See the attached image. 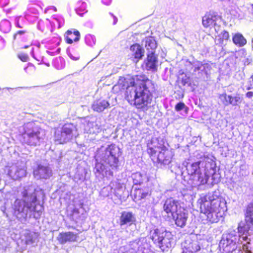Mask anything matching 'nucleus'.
Here are the masks:
<instances>
[{"mask_svg": "<svg viewBox=\"0 0 253 253\" xmlns=\"http://www.w3.org/2000/svg\"><path fill=\"white\" fill-rule=\"evenodd\" d=\"M59 129L62 131L63 133L68 135L70 139L78 135L76 126L72 124H65L61 128Z\"/></svg>", "mask_w": 253, "mask_h": 253, "instance_id": "21", "label": "nucleus"}, {"mask_svg": "<svg viewBox=\"0 0 253 253\" xmlns=\"http://www.w3.org/2000/svg\"><path fill=\"white\" fill-rule=\"evenodd\" d=\"M130 51L131 55L134 56L135 59H137L136 62H137L138 60L141 59L144 55L143 49L138 44L131 45L130 47Z\"/></svg>", "mask_w": 253, "mask_h": 253, "instance_id": "27", "label": "nucleus"}, {"mask_svg": "<svg viewBox=\"0 0 253 253\" xmlns=\"http://www.w3.org/2000/svg\"><path fill=\"white\" fill-rule=\"evenodd\" d=\"M102 2L106 5H109L111 2V0H102Z\"/></svg>", "mask_w": 253, "mask_h": 253, "instance_id": "52", "label": "nucleus"}, {"mask_svg": "<svg viewBox=\"0 0 253 253\" xmlns=\"http://www.w3.org/2000/svg\"><path fill=\"white\" fill-rule=\"evenodd\" d=\"M85 42L90 46H93L96 43V38L94 35L87 34L85 36Z\"/></svg>", "mask_w": 253, "mask_h": 253, "instance_id": "34", "label": "nucleus"}, {"mask_svg": "<svg viewBox=\"0 0 253 253\" xmlns=\"http://www.w3.org/2000/svg\"><path fill=\"white\" fill-rule=\"evenodd\" d=\"M192 69L193 75L198 78H203L205 76H207L211 69V66L208 63L196 61L192 64Z\"/></svg>", "mask_w": 253, "mask_h": 253, "instance_id": "14", "label": "nucleus"}, {"mask_svg": "<svg viewBox=\"0 0 253 253\" xmlns=\"http://www.w3.org/2000/svg\"><path fill=\"white\" fill-rule=\"evenodd\" d=\"M242 240H248L247 236L239 238L235 232L223 235L219 245L221 252L232 253L243 243Z\"/></svg>", "mask_w": 253, "mask_h": 253, "instance_id": "8", "label": "nucleus"}, {"mask_svg": "<svg viewBox=\"0 0 253 253\" xmlns=\"http://www.w3.org/2000/svg\"><path fill=\"white\" fill-rule=\"evenodd\" d=\"M18 131L21 135L20 141L22 143L34 146L40 145L46 135L45 130L33 122H29L20 126Z\"/></svg>", "mask_w": 253, "mask_h": 253, "instance_id": "6", "label": "nucleus"}, {"mask_svg": "<svg viewBox=\"0 0 253 253\" xmlns=\"http://www.w3.org/2000/svg\"><path fill=\"white\" fill-rule=\"evenodd\" d=\"M246 96L247 98H251L253 97V91H249L246 94Z\"/></svg>", "mask_w": 253, "mask_h": 253, "instance_id": "51", "label": "nucleus"}, {"mask_svg": "<svg viewBox=\"0 0 253 253\" xmlns=\"http://www.w3.org/2000/svg\"><path fill=\"white\" fill-rule=\"evenodd\" d=\"M110 14H111V15L112 16H113L114 17V22H113V24H116L117 22V21H118V19H117V18L116 17H115L114 15H113L112 13H110Z\"/></svg>", "mask_w": 253, "mask_h": 253, "instance_id": "53", "label": "nucleus"}, {"mask_svg": "<svg viewBox=\"0 0 253 253\" xmlns=\"http://www.w3.org/2000/svg\"><path fill=\"white\" fill-rule=\"evenodd\" d=\"M251 78L252 79V81H253V75L251 77Z\"/></svg>", "mask_w": 253, "mask_h": 253, "instance_id": "58", "label": "nucleus"}, {"mask_svg": "<svg viewBox=\"0 0 253 253\" xmlns=\"http://www.w3.org/2000/svg\"><path fill=\"white\" fill-rule=\"evenodd\" d=\"M23 199L17 206V211L21 214V217L26 218L34 215L36 219L39 218L43 211L41 204H37V198H43L44 196L42 190H37L33 186H28L22 192Z\"/></svg>", "mask_w": 253, "mask_h": 253, "instance_id": "4", "label": "nucleus"}, {"mask_svg": "<svg viewBox=\"0 0 253 253\" xmlns=\"http://www.w3.org/2000/svg\"><path fill=\"white\" fill-rule=\"evenodd\" d=\"M157 138H153L148 144L147 152L154 162L164 166L169 165L172 162L174 156L173 151L163 146V144L159 143Z\"/></svg>", "mask_w": 253, "mask_h": 253, "instance_id": "7", "label": "nucleus"}, {"mask_svg": "<svg viewBox=\"0 0 253 253\" xmlns=\"http://www.w3.org/2000/svg\"><path fill=\"white\" fill-rule=\"evenodd\" d=\"M54 139L55 141L60 144L66 143L71 140L70 138L68 137V135H66L65 133H63V131L59 128L56 129L55 131Z\"/></svg>", "mask_w": 253, "mask_h": 253, "instance_id": "28", "label": "nucleus"}, {"mask_svg": "<svg viewBox=\"0 0 253 253\" xmlns=\"http://www.w3.org/2000/svg\"><path fill=\"white\" fill-rule=\"evenodd\" d=\"M109 106L110 103L108 100L100 98L93 101L91 108L94 111L100 113L108 108Z\"/></svg>", "mask_w": 253, "mask_h": 253, "instance_id": "17", "label": "nucleus"}, {"mask_svg": "<svg viewBox=\"0 0 253 253\" xmlns=\"http://www.w3.org/2000/svg\"><path fill=\"white\" fill-rule=\"evenodd\" d=\"M76 11L78 15L82 16L84 13L87 12V10H86V3L84 2H82L81 7L77 8Z\"/></svg>", "mask_w": 253, "mask_h": 253, "instance_id": "39", "label": "nucleus"}, {"mask_svg": "<svg viewBox=\"0 0 253 253\" xmlns=\"http://www.w3.org/2000/svg\"><path fill=\"white\" fill-rule=\"evenodd\" d=\"M145 46L148 50H151L149 53L153 52L154 53V50L157 47V43L155 40L152 37H147L143 41Z\"/></svg>", "mask_w": 253, "mask_h": 253, "instance_id": "29", "label": "nucleus"}, {"mask_svg": "<svg viewBox=\"0 0 253 253\" xmlns=\"http://www.w3.org/2000/svg\"><path fill=\"white\" fill-rule=\"evenodd\" d=\"M150 196L148 189H138L135 190L134 200L136 203H139L148 198Z\"/></svg>", "mask_w": 253, "mask_h": 253, "instance_id": "25", "label": "nucleus"}, {"mask_svg": "<svg viewBox=\"0 0 253 253\" xmlns=\"http://www.w3.org/2000/svg\"><path fill=\"white\" fill-rule=\"evenodd\" d=\"M145 65L147 70H152V71L157 70L158 59L153 52L149 53L147 54V60L145 61Z\"/></svg>", "mask_w": 253, "mask_h": 253, "instance_id": "19", "label": "nucleus"}, {"mask_svg": "<svg viewBox=\"0 0 253 253\" xmlns=\"http://www.w3.org/2000/svg\"><path fill=\"white\" fill-rule=\"evenodd\" d=\"M68 55L71 59L73 60H78L80 58V56L79 55L73 56V54L70 52H68Z\"/></svg>", "mask_w": 253, "mask_h": 253, "instance_id": "46", "label": "nucleus"}, {"mask_svg": "<svg viewBox=\"0 0 253 253\" xmlns=\"http://www.w3.org/2000/svg\"><path fill=\"white\" fill-rule=\"evenodd\" d=\"M183 249L190 253H195L200 250V246L197 241L186 240L182 244Z\"/></svg>", "mask_w": 253, "mask_h": 253, "instance_id": "20", "label": "nucleus"}, {"mask_svg": "<svg viewBox=\"0 0 253 253\" xmlns=\"http://www.w3.org/2000/svg\"><path fill=\"white\" fill-rule=\"evenodd\" d=\"M18 173V174H17V177H24L26 175V170L25 167V163H23L22 168L19 169V170H17V173Z\"/></svg>", "mask_w": 253, "mask_h": 253, "instance_id": "40", "label": "nucleus"}, {"mask_svg": "<svg viewBox=\"0 0 253 253\" xmlns=\"http://www.w3.org/2000/svg\"><path fill=\"white\" fill-rule=\"evenodd\" d=\"M79 213V210L78 209L75 208L72 211V214L73 216L77 215Z\"/></svg>", "mask_w": 253, "mask_h": 253, "instance_id": "49", "label": "nucleus"}, {"mask_svg": "<svg viewBox=\"0 0 253 253\" xmlns=\"http://www.w3.org/2000/svg\"><path fill=\"white\" fill-rule=\"evenodd\" d=\"M163 209L169 216H172L174 218L175 214L181 210V207L178 201L169 198L166 200Z\"/></svg>", "mask_w": 253, "mask_h": 253, "instance_id": "15", "label": "nucleus"}, {"mask_svg": "<svg viewBox=\"0 0 253 253\" xmlns=\"http://www.w3.org/2000/svg\"><path fill=\"white\" fill-rule=\"evenodd\" d=\"M37 236L36 233L26 230L22 232L20 238L26 244H32L35 242Z\"/></svg>", "mask_w": 253, "mask_h": 253, "instance_id": "23", "label": "nucleus"}, {"mask_svg": "<svg viewBox=\"0 0 253 253\" xmlns=\"http://www.w3.org/2000/svg\"><path fill=\"white\" fill-rule=\"evenodd\" d=\"M219 98L224 105L227 106L229 105L230 95H227L226 94H222L220 95Z\"/></svg>", "mask_w": 253, "mask_h": 253, "instance_id": "38", "label": "nucleus"}, {"mask_svg": "<svg viewBox=\"0 0 253 253\" xmlns=\"http://www.w3.org/2000/svg\"><path fill=\"white\" fill-rule=\"evenodd\" d=\"M138 204L140 207L143 208L144 211H148L151 207V203L150 202V200L148 198L139 202Z\"/></svg>", "mask_w": 253, "mask_h": 253, "instance_id": "36", "label": "nucleus"}, {"mask_svg": "<svg viewBox=\"0 0 253 253\" xmlns=\"http://www.w3.org/2000/svg\"><path fill=\"white\" fill-rule=\"evenodd\" d=\"M175 221L177 226L183 227L186 225L187 219V214L183 210L182 211H180L175 214Z\"/></svg>", "mask_w": 253, "mask_h": 253, "instance_id": "24", "label": "nucleus"}, {"mask_svg": "<svg viewBox=\"0 0 253 253\" xmlns=\"http://www.w3.org/2000/svg\"><path fill=\"white\" fill-rule=\"evenodd\" d=\"M51 175V170L47 166L39 165L34 170V175L37 179H47Z\"/></svg>", "mask_w": 253, "mask_h": 253, "instance_id": "16", "label": "nucleus"}, {"mask_svg": "<svg viewBox=\"0 0 253 253\" xmlns=\"http://www.w3.org/2000/svg\"><path fill=\"white\" fill-rule=\"evenodd\" d=\"M202 22L205 27H213L215 31L217 33L221 23V19L219 15L213 13L205 15L203 17Z\"/></svg>", "mask_w": 253, "mask_h": 253, "instance_id": "13", "label": "nucleus"}, {"mask_svg": "<svg viewBox=\"0 0 253 253\" xmlns=\"http://www.w3.org/2000/svg\"><path fill=\"white\" fill-rule=\"evenodd\" d=\"M43 23V21H40L39 22V29H40L41 31H43L44 30V29H41L40 27H41V25Z\"/></svg>", "mask_w": 253, "mask_h": 253, "instance_id": "54", "label": "nucleus"}, {"mask_svg": "<svg viewBox=\"0 0 253 253\" xmlns=\"http://www.w3.org/2000/svg\"><path fill=\"white\" fill-rule=\"evenodd\" d=\"M243 100V98L240 96L239 94H237L234 96H232L230 95V100L229 104H231L233 106H237L239 105L242 101Z\"/></svg>", "mask_w": 253, "mask_h": 253, "instance_id": "32", "label": "nucleus"}, {"mask_svg": "<svg viewBox=\"0 0 253 253\" xmlns=\"http://www.w3.org/2000/svg\"><path fill=\"white\" fill-rule=\"evenodd\" d=\"M77 234L72 232H67L60 233L57 237V240L61 244H64L66 243L76 241L77 239Z\"/></svg>", "mask_w": 253, "mask_h": 253, "instance_id": "18", "label": "nucleus"}, {"mask_svg": "<svg viewBox=\"0 0 253 253\" xmlns=\"http://www.w3.org/2000/svg\"><path fill=\"white\" fill-rule=\"evenodd\" d=\"M10 23L7 20H4L0 23V30L3 33H7L10 30Z\"/></svg>", "mask_w": 253, "mask_h": 253, "instance_id": "33", "label": "nucleus"}, {"mask_svg": "<svg viewBox=\"0 0 253 253\" xmlns=\"http://www.w3.org/2000/svg\"><path fill=\"white\" fill-rule=\"evenodd\" d=\"M18 58L23 62H26L29 59L28 55L26 53H20L18 55Z\"/></svg>", "mask_w": 253, "mask_h": 253, "instance_id": "42", "label": "nucleus"}, {"mask_svg": "<svg viewBox=\"0 0 253 253\" xmlns=\"http://www.w3.org/2000/svg\"><path fill=\"white\" fill-rule=\"evenodd\" d=\"M151 247L145 238H141L120 247L117 253H152Z\"/></svg>", "mask_w": 253, "mask_h": 253, "instance_id": "10", "label": "nucleus"}, {"mask_svg": "<svg viewBox=\"0 0 253 253\" xmlns=\"http://www.w3.org/2000/svg\"><path fill=\"white\" fill-rule=\"evenodd\" d=\"M198 202L201 212L211 223L217 222L227 210L226 201L220 196L218 190L202 196Z\"/></svg>", "mask_w": 253, "mask_h": 253, "instance_id": "3", "label": "nucleus"}, {"mask_svg": "<svg viewBox=\"0 0 253 253\" xmlns=\"http://www.w3.org/2000/svg\"><path fill=\"white\" fill-rule=\"evenodd\" d=\"M75 180L78 181V180L82 181L84 179V176L83 174L80 175V174L76 173L74 176Z\"/></svg>", "mask_w": 253, "mask_h": 253, "instance_id": "44", "label": "nucleus"}, {"mask_svg": "<svg viewBox=\"0 0 253 253\" xmlns=\"http://www.w3.org/2000/svg\"><path fill=\"white\" fill-rule=\"evenodd\" d=\"M150 238L163 252L171 248L172 236L170 232L155 229L150 233Z\"/></svg>", "mask_w": 253, "mask_h": 253, "instance_id": "9", "label": "nucleus"}, {"mask_svg": "<svg viewBox=\"0 0 253 253\" xmlns=\"http://www.w3.org/2000/svg\"><path fill=\"white\" fill-rule=\"evenodd\" d=\"M50 9H53L54 11H56V8L54 6H50L45 9V12L47 13V11Z\"/></svg>", "mask_w": 253, "mask_h": 253, "instance_id": "48", "label": "nucleus"}, {"mask_svg": "<svg viewBox=\"0 0 253 253\" xmlns=\"http://www.w3.org/2000/svg\"><path fill=\"white\" fill-rule=\"evenodd\" d=\"M134 215L131 212L123 211L120 218V224L123 226L126 224H132L134 222Z\"/></svg>", "mask_w": 253, "mask_h": 253, "instance_id": "22", "label": "nucleus"}, {"mask_svg": "<svg viewBox=\"0 0 253 253\" xmlns=\"http://www.w3.org/2000/svg\"><path fill=\"white\" fill-rule=\"evenodd\" d=\"M186 106L183 102H179L175 106V109L176 111H180L185 108H186Z\"/></svg>", "mask_w": 253, "mask_h": 253, "instance_id": "43", "label": "nucleus"}, {"mask_svg": "<svg viewBox=\"0 0 253 253\" xmlns=\"http://www.w3.org/2000/svg\"><path fill=\"white\" fill-rule=\"evenodd\" d=\"M120 156V148L114 144L98 149L95 156L96 164L94 169L96 176H113V170L118 169Z\"/></svg>", "mask_w": 253, "mask_h": 253, "instance_id": "2", "label": "nucleus"}, {"mask_svg": "<svg viewBox=\"0 0 253 253\" xmlns=\"http://www.w3.org/2000/svg\"><path fill=\"white\" fill-rule=\"evenodd\" d=\"M84 130L87 133L96 134L101 132L102 128L96 122H88Z\"/></svg>", "mask_w": 253, "mask_h": 253, "instance_id": "26", "label": "nucleus"}, {"mask_svg": "<svg viewBox=\"0 0 253 253\" xmlns=\"http://www.w3.org/2000/svg\"><path fill=\"white\" fill-rule=\"evenodd\" d=\"M183 165L186 168L187 173L190 175L193 187H197L207 183L209 177L215 173V163L211 159L206 158L202 161Z\"/></svg>", "mask_w": 253, "mask_h": 253, "instance_id": "5", "label": "nucleus"}, {"mask_svg": "<svg viewBox=\"0 0 253 253\" xmlns=\"http://www.w3.org/2000/svg\"><path fill=\"white\" fill-rule=\"evenodd\" d=\"M239 238L241 236H247L248 240H242V242L246 241V244H243L242 245L243 250L245 253H252V247L250 243V239L248 238V236L250 235L253 231V222H246V223H240L239 224L238 227Z\"/></svg>", "mask_w": 253, "mask_h": 253, "instance_id": "11", "label": "nucleus"}, {"mask_svg": "<svg viewBox=\"0 0 253 253\" xmlns=\"http://www.w3.org/2000/svg\"><path fill=\"white\" fill-rule=\"evenodd\" d=\"M53 19L55 20V21L52 22V25L55 28L57 27L58 29L60 28L63 25V20L61 18L57 19V18H54Z\"/></svg>", "mask_w": 253, "mask_h": 253, "instance_id": "41", "label": "nucleus"}, {"mask_svg": "<svg viewBox=\"0 0 253 253\" xmlns=\"http://www.w3.org/2000/svg\"><path fill=\"white\" fill-rule=\"evenodd\" d=\"M252 88V87L251 86H249L247 89L248 90H250V89H251Z\"/></svg>", "mask_w": 253, "mask_h": 253, "instance_id": "56", "label": "nucleus"}, {"mask_svg": "<svg viewBox=\"0 0 253 253\" xmlns=\"http://www.w3.org/2000/svg\"><path fill=\"white\" fill-rule=\"evenodd\" d=\"M229 37V35L228 32L225 31H223L221 33V38L223 40H227Z\"/></svg>", "mask_w": 253, "mask_h": 253, "instance_id": "45", "label": "nucleus"}, {"mask_svg": "<svg viewBox=\"0 0 253 253\" xmlns=\"http://www.w3.org/2000/svg\"><path fill=\"white\" fill-rule=\"evenodd\" d=\"M124 190L123 184L116 180L112 181L109 186L104 187L101 190L100 193L103 197H107L110 193H113L117 199L121 200Z\"/></svg>", "mask_w": 253, "mask_h": 253, "instance_id": "12", "label": "nucleus"}, {"mask_svg": "<svg viewBox=\"0 0 253 253\" xmlns=\"http://www.w3.org/2000/svg\"><path fill=\"white\" fill-rule=\"evenodd\" d=\"M23 27L19 24V21H17V36H23L24 38H27L28 31L26 29H23Z\"/></svg>", "mask_w": 253, "mask_h": 253, "instance_id": "35", "label": "nucleus"}, {"mask_svg": "<svg viewBox=\"0 0 253 253\" xmlns=\"http://www.w3.org/2000/svg\"><path fill=\"white\" fill-rule=\"evenodd\" d=\"M233 42L239 45V46H242L246 43V40L244 37L240 34H236L233 37Z\"/></svg>", "mask_w": 253, "mask_h": 253, "instance_id": "31", "label": "nucleus"}, {"mask_svg": "<svg viewBox=\"0 0 253 253\" xmlns=\"http://www.w3.org/2000/svg\"><path fill=\"white\" fill-rule=\"evenodd\" d=\"M133 184L135 185H140L143 182L145 179V176L143 175L141 173L137 172L134 173L131 175Z\"/></svg>", "mask_w": 253, "mask_h": 253, "instance_id": "30", "label": "nucleus"}, {"mask_svg": "<svg viewBox=\"0 0 253 253\" xmlns=\"http://www.w3.org/2000/svg\"><path fill=\"white\" fill-rule=\"evenodd\" d=\"M67 34L75 42H78L80 39V34L79 32L78 31H74V32L73 33L70 31H68L67 32Z\"/></svg>", "mask_w": 253, "mask_h": 253, "instance_id": "37", "label": "nucleus"}, {"mask_svg": "<svg viewBox=\"0 0 253 253\" xmlns=\"http://www.w3.org/2000/svg\"><path fill=\"white\" fill-rule=\"evenodd\" d=\"M66 42L68 43H69V44H71L73 43V40L71 38H70L69 36H67V37L66 38Z\"/></svg>", "mask_w": 253, "mask_h": 253, "instance_id": "50", "label": "nucleus"}, {"mask_svg": "<svg viewBox=\"0 0 253 253\" xmlns=\"http://www.w3.org/2000/svg\"><path fill=\"white\" fill-rule=\"evenodd\" d=\"M24 70L25 71V72L27 73H30V72L28 71V67H25Z\"/></svg>", "mask_w": 253, "mask_h": 253, "instance_id": "55", "label": "nucleus"}, {"mask_svg": "<svg viewBox=\"0 0 253 253\" xmlns=\"http://www.w3.org/2000/svg\"><path fill=\"white\" fill-rule=\"evenodd\" d=\"M13 38L14 39L16 38V34L13 35Z\"/></svg>", "mask_w": 253, "mask_h": 253, "instance_id": "57", "label": "nucleus"}, {"mask_svg": "<svg viewBox=\"0 0 253 253\" xmlns=\"http://www.w3.org/2000/svg\"><path fill=\"white\" fill-rule=\"evenodd\" d=\"M136 80V82L134 80H130L128 82L125 78L121 77L118 84L114 87L126 89L125 97L130 104L138 108L147 110L151 106L154 84L145 76H137Z\"/></svg>", "mask_w": 253, "mask_h": 253, "instance_id": "1", "label": "nucleus"}, {"mask_svg": "<svg viewBox=\"0 0 253 253\" xmlns=\"http://www.w3.org/2000/svg\"><path fill=\"white\" fill-rule=\"evenodd\" d=\"M4 46L5 42L4 40L2 38H0V50L3 49Z\"/></svg>", "mask_w": 253, "mask_h": 253, "instance_id": "47", "label": "nucleus"}]
</instances>
